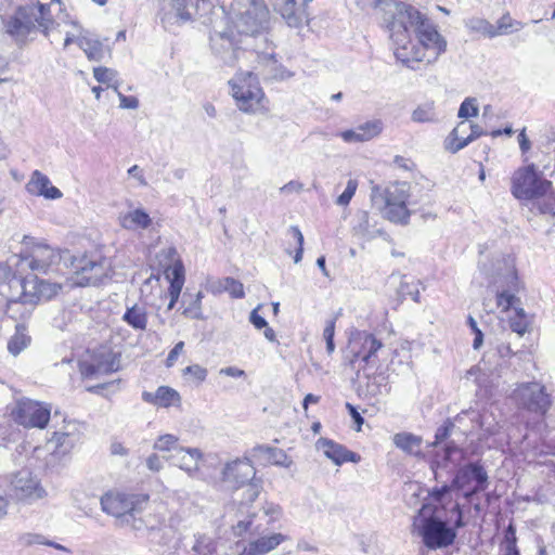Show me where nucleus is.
Here are the masks:
<instances>
[{
  "mask_svg": "<svg viewBox=\"0 0 555 555\" xmlns=\"http://www.w3.org/2000/svg\"><path fill=\"white\" fill-rule=\"evenodd\" d=\"M390 33V38L397 46L396 57L402 63L422 62L425 60L423 50L431 51L436 61L447 49L446 39L438 33L430 21L414 7L406 3H396L390 18L384 17Z\"/></svg>",
  "mask_w": 555,
  "mask_h": 555,
  "instance_id": "1",
  "label": "nucleus"
},
{
  "mask_svg": "<svg viewBox=\"0 0 555 555\" xmlns=\"http://www.w3.org/2000/svg\"><path fill=\"white\" fill-rule=\"evenodd\" d=\"M479 271L488 279L489 286L494 288L496 306L502 312L520 307V298L517 294L522 288V284L511 257L480 262Z\"/></svg>",
  "mask_w": 555,
  "mask_h": 555,
  "instance_id": "2",
  "label": "nucleus"
},
{
  "mask_svg": "<svg viewBox=\"0 0 555 555\" xmlns=\"http://www.w3.org/2000/svg\"><path fill=\"white\" fill-rule=\"evenodd\" d=\"M450 512L456 515V519L451 527L448 526V520H443L439 516L437 508L429 516L422 517L418 515L414 518L413 526L427 548L439 550L452 545L456 539L457 530L466 526L459 503H454Z\"/></svg>",
  "mask_w": 555,
  "mask_h": 555,
  "instance_id": "3",
  "label": "nucleus"
},
{
  "mask_svg": "<svg viewBox=\"0 0 555 555\" xmlns=\"http://www.w3.org/2000/svg\"><path fill=\"white\" fill-rule=\"evenodd\" d=\"M552 183L541 179L533 166L519 169L513 177L512 193L518 199H535L541 214L555 218V193Z\"/></svg>",
  "mask_w": 555,
  "mask_h": 555,
  "instance_id": "4",
  "label": "nucleus"
},
{
  "mask_svg": "<svg viewBox=\"0 0 555 555\" xmlns=\"http://www.w3.org/2000/svg\"><path fill=\"white\" fill-rule=\"evenodd\" d=\"M410 185L406 182H393L386 186L373 185L371 202L383 217L392 223L408 224L411 211L406 207Z\"/></svg>",
  "mask_w": 555,
  "mask_h": 555,
  "instance_id": "5",
  "label": "nucleus"
},
{
  "mask_svg": "<svg viewBox=\"0 0 555 555\" xmlns=\"http://www.w3.org/2000/svg\"><path fill=\"white\" fill-rule=\"evenodd\" d=\"M383 343L372 333L354 331L351 333L348 345V354L345 360L351 369H357V377L363 372L365 377L369 367H377V352L383 348Z\"/></svg>",
  "mask_w": 555,
  "mask_h": 555,
  "instance_id": "6",
  "label": "nucleus"
},
{
  "mask_svg": "<svg viewBox=\"0 0 555 555\" xmlns=\"http://www.w3.org/2000/svg\"><path fill=\"white\" fill-rule=\"evenodd\" d=\"M234 25L244 36H255L269 29L270 11L264 0H234Z\"/></svg>",
  "mask_w": 555,
  "mask_h": 555,
  "instance_id": "7",
  "label": "nucleus"
},
{
  "mask_svg": "<svg viewBox=\"0 0 555 555\" xmlns=\"http://www.w3.org/2000/svg\"><path fill=\"white\" fill-rule=\"evenodd\" d=\"M74 283L79 286L98 285L111 276V260L99 253L70 256Z\"/></svg>",
  "mask_w": 555,
  "mask_h": 555,
  "instance_id": "8",
  "label": "nucleus"
},
{
  "mask_svg": "<svg viewBox=\"0 0 555 555\" xmlns=\"http://www.w3.org/2000/svg\"><path fill=\"white\" fill-rule=\"evenodd\" d=\"M231 94L243 112H253L260 103L263 92L259 87L257 75L253 72H241L229 81Z\"/></svg>",
  "mask_w": 555,
  "mask_h": 555,
  "instance_id": "9",
  "label": "nucleus"
},
{
  "mask_svg": "<svg viewBox=\"0 0 555 555\" xmlns=\"http://www.w3.org/2000/svg\"><path fill=\"white\" fill-rule=\"evenodd\" d=\"M11 416L14 422L26 428L43 429L50 421L51 406L43 402L22 398L16 401Z\"/></svg>",
  "mask_w": 555,
  "mask_h": 555,
  "instance_id": "10",
  "label": "nucleus"
},
{
  "mask_svg": "<svg viewBox=\"0 0 555 555\" xmlns=\"http://www.w3.org/2000/svg\"><path fill=\"white\" fill-rule=\"evenodd\" d=\"M512 398L519 408L544 416L551 408L552 400L545 387L539 383H522L512 392Z\"/></svg>",
  "mask_w": 555,
  "mask_h": 555,
  "instance_id": "11",
  "label": "nucleus"
},
{
  "mask_svg": "<svg viewBox=\"0 0 555 555\" xmlns=\"http://www.w3.org/2000/svg\"><path fill=\"white\" fill-rule=\"evenodd\" d=\"M147 496L127 494L121 492H107L101 498V508L119 522L131 511L138 509V504L147 502Z\"/></svg>",
  "mask_w": 555,
  "mask_h": 555,
  "instance_id": "12",
  "label": "nucleus"
},
{
  "mask_svg": "<svg viewBox=\"0 0 555 555\" xmlns=\"http://www.w3.org/2000/svg\"><path fill=\"white\" fill-rule=\"evenodd\" d=\"M69 253L52 248L46 244H38L34 247L29 257L25 258L27 267L38 273L47 274L54 271L61 260H68Z\"/></svg>",
  "mask_w": 555,
  "mask_h": 555,
  "instance_id": "13",
  "label": "nucleus"
},
{
  "mask_svg": "<svg viewBox=\"0 0 555 555\" xmlns=\"http://www.w3.org/2000/svg\"><path fill=\"white\" fill-rule=\"evenodd\" d=\"M13 496L22 502L31 504L37 500L43 499L47 491L40 485V481L28 470H21L14 475L12 481Z\"/></svg>",
  "mask_w": 555,
  "mask_h": 555,
  "instance_id": "14",
  "label": "nucleus"
},
{
  "mask_svg": "<svg viewBox=\"0 0 555 555\" xmlns=\"http://www.w3.org/2000/svg\"><path fill=\"white\" fill-rule=\"evenodd\" d=\"M18 283L22 288L18 300L23 304H35L41 299H51L62 288L60 283H51L36 278L21 280Z\"/></svg>",
  "mask_w": 555,
  "mask_h": 555,
  "instance_id": "15",
  "label": "nucleus"
},
{
  "mask_svg": "<svg viewBox=\"0 0 555 555\" xmlns=\"http://www.w3.org/2000/svg\"><path fill=\"white\" fill-rule=\"evenodd\" d=\"M472 482H475V487L470 492L466 493L467 498L483 491L488 487V474L479 463H469L464 465L457 470L453 479V486L457 489H463Z\"/></svg>",
  "mask_w": 555,
  "mask_h": 555,
  "instance_id": "16",
  "label": "nucleus"
},
{
  "mask_svg": "<svg viewBox=\"0 0 555 555\" xmlns=\"http://www.w3.org/2000/svg\"><path fill=\"white\" fill-rule=\"evenodd\" d=\"M274 10L289 27L301 28L309 23V0H273Z\"/></svg>",
  "mask_w": 555,
  "mask_h": 555,
  "instance_id": "17",
  "label": "nucleus"
},
{
  "mask_svg": "<svg viewBox=\"0 0 555 555\" xmlns=\"http://www.w3.org/2000/svg\"><path fill=\"white\" fill-rule=\"evenodd\" d=\"M222 479L233 487L242 488L255 480L256 469L247 459H236L223 467Z\"/></svg>",
  "mask_w": 555,
  "mask_h": 555,
  "instance_id": "18",
  "label": "nucleus"
},
{
  "mask_svg": "<svg viewBox=\"0 0 555 555\" xmlns=\"http://www.w3.org/2000/svg\"><path fill=\"white\" fill-rule=\"evenodd\" d=\"M243 498L240 501V511L241 513H246L248 519L238 520L235 527L236 533L241 535L243 532L250 530L251 527V518L256 515L254 512L249 511V504L253 503L260 494L261 485L259 481L254 480L250 483H247L243 487Z\"/></svg>",
  "mask_w": 555,
  "mask_h": 555,
  "instance_id": "19",
  "label": "nucleus"
},
{
  "mask_svg": "<svg viewBox=\"0 0 555 555\" xmlns=\"http://www.w3.org/2000/svg\"><path fill=\"white\" fill-rule=\"evenodd\" d=\"M317 448L322 450L324 455L336 465H341L346 462L358 463L361 459L359 454L327 438H320L317 441Z\"/></svg>",
  "mask_w": 555,
  "mask_h": 555,
  "instance_id": "20",
  "label": "nucleus"
},
{
  "mask_svg": "<svg viewBox=\"0 0 555 555\" xmlns=\"http://www.w3.org/2000/svg\"><path fill=\"white\" fill-rule=\"evenodd\" d=\"M249 39H253V43L245 42L246 49L250 48L258 60L259 64L263 65H274L276 64L274 46L272 41L268 37V30L262 34H257L255 36H246Z\"/></svg>",
  "mask_w": 555,
  "mask_h": 555,
  "instance_id": "21",
  "label": "nucleus"
},
{
  "mask_svg": "<svg viewBox=\"0 0 555 555\" xmlns=\"http://www.w3.org/2000/svg\"><path fill=\"white\" fill-rule=\"evenodd\" d=\"M211 48L214 52L228 65H233L240 59L242 53L238 48L234 47V42L229 35L216 33L210 37Z\"/></svg>",
  "mask_w": 555,
  "mask_h": 555,
  "instance_id": "22",
  "label": "nucleus"
},
{
  "mask_svg": "<svg viewBox=\"0 0 555 555\" xmlns=\"http://www.w3.org/2000/svg\"><path fill=\"white\" fill-rule=\"evenodd\" d=\"M28 193L36 196H43L48 199H57L62 197V192L51 185V181L48 176L43 175L39 170H35L30 177V180L26 184Z\"/></svg>",
  "mask_w": 555,
  "mask_h": 555,
  "instance_id": "23",
  "label": "nucleus"
},
{
  "mask_svg": "<svg viewBox=\"0 0 555 555\" xmlns=\"http://www.w3.org/2000/svg\"><path fill=\"white\" fill-rule=\"evenodd\" d=\"M202 456L203 453L197 448H179L170 459L180 469L193 477L198 472V462Z\"/></svg>",
  "mask_w": 555,
  "mask_h": 555,
  "instance_id": "24",
  "label": "nucleus"
},
{
  "mask_svg": "<svg viewBox=\"0 0 555 555\" xmlns=\"http://www.w3.org/2000/svg\"><path fill=\"white\" fill-rule=\"evenodd\" d=\"M143 401L160 408H169L179 405L181 397L177 390L168 386H160L155 392L144 391L142 393Z\"/></svg>",
  "mask_w": 555,
  "mask_h": 555,
  "instance_id": "25",
  "label": "nucleus"
},
{
  "mask_svg": "<svg viewBox=\"0 0 555 555\" xmlns=\"http://www.w3.org/2000/svg\"><path fill=\"white\" fill-rule=\"evenodd\" d=\"M120 369V354L113 351H106L101 354L95 364L86 367L85 375L93 376L100 374H109Z\"/></svg>",
  "mask_w": 555,
  "mask_h": 555,
  "instance_id": "26",
  "label": "nucleus"
},
{
  "mask_svg": "<svg viewBox=\"0 0 555 555\" xmlns=\"http://www.w3.org/2000/svg\"><path fill=\"white\" fill-rule=\"evenodd\" d=\"M166 278L169 280L170 285L168 294L170 301L167 309L171 310L179 299L183 284H184V269L181 262L175 263L165 271Z\"/></svg>",
  "mask_w": 555,
  "mask_h": 555,
  "instance_id": "27",
  "label": "nucleus"
},
{
  "mask_svg": "<svg viewBox=\"0 0 555 555\" xmlns=\"http://www.w3.org/2000/svg\"><path fill=\"white\" fill-rule=\"evenodd\" d=\"M189 0H159L160 10L163 12L162 22H171V20H180L186 22L191 18V14L186 11Z\"/></svg>",
  "mask_w": 555,
  "mask_h": 555,
  "instance_id": "28",
  "label": "nucleus"
},
{
  "mask_svg": "<svg viewBox=\"0 0 555 555\" xmlns=\"http://www.w3.org/2000/svg\"><path fill=\"white\" fill-rule=\"evenodd\" d=\"M166 507L163 504L157 505L153 511L144 515V521L149 539L158 542L164 531Z\"/></svg>",
  "mask_w": 555,
  "mask_h": 555,
  "instance_id": "29",
  "label": "nucleus"
},
{
  "mask_svg": "<svg viewBox=\"0 0 555 555\" xmlns=\"http://www.w3.org/2000/svg\"><path fill=\"white\" fill-rule=\"evenodd\" d=\"M119 224L126 230H144L152 223V219L149 214L143 209H133L125 214L119 215Z\"/></svg>",
  "mask_w": 555,
  "mask_h": 555,
  "instance_id": "30",
  "label": "nucleus"
},
{
  "mask_svg": "<svg viewBox=\"0 0 555 555\" xmlns=\"http://www.w3.org/2000/svg\"><path fill=\"white\" fill-rule=\"evenodd\" d=\"M183 517L178 512H168L166 509L164 531L159 537L158 543L168 545L177 541V533L182 525Z\"/></svg>",
  "mask_w": 555,
  "mask_h": 555,
  "instance_id": "31",
  "label": "nucleus"
},
{
  "mask_svg": "<svg viewBox=\"0 0 555 555\" xmlns=\"http://www.w3.org/2000/svg\"><path fill=\"white\" fill-rule=\"evenodd\" d=\"M77 44L83 50L90 61L99 62L104 57L103 43L92 37L88 30L86 34H80L77 37Z\"/></svg>",
  "mask_w": 555,
  "mask_h": 555,
  "instance_id": "32",
  "label": "nucleus"
},
{
  "mask_svg": "<svg viewBox=\"0 0 555 555\" xmlns=\"http://www.w3.org/2000/svg\"><path fill=\"white\" fill-rule=\"evenodd\" d=\"M393 444L404 453L413 456H421L422 437L411 433H398L392 438Z\"/></svg>",
  "mask_w": 555,
  "mask_h": 555,
  "instance_id": "33",
  "label": "nucleus"
},
{
  "mask_svg": "<svg viewBox=\"0 0 555 555\" xmlns=\"http://www.w3.org/2000/svg\"><path fill=\"white\" fill-rule=\"evenodd\" d=\"M122 321L137 331H145L147 326V311L144 306L134 304L127 307Z\"/></svg>",
  "mask_w": 555,
  "mask_h": 555,
  "instance_id": "34",
  "label": "nucleus"
},
{
  "mask_svg": "<svg viewBox=\"0 0 555 555\" xmlns=\"http://www.w3.org/2000/svg\"><path fill=\"white\" fill-rule=\"evenodd\" d=\"M254 454H263L269 463L278 466L289 467L292 461L282 449L258 444L253 449Z\"/></svg>",
  "mask_w": 555,
  "mask_h": 555,
  "instance_id": "35",
  "label": "nucleus"
},
{
  "mask_svg": "<svg viewBox=\"0 0 555 555\" xmlns=\"http://www.w3.org/2000/svg\"><path fill=\"white\" fill-rule=\"evenodd\" d=\"M47 446L52 453L65 455L73 449L74 441L67 433H54Z\"/></svg>",
  "mask_w": 555,
  "mask_h": 555,
  "instance_id": "36",
  "label": "nucleus"
},
{
  "mask_svg": "<svg viewBox=\"0 0 555 555\" xmlns=\"http://www.w3.org/2000/svg\"><path fill=\"white\" fill-rule=\"evenodd\" d=\"M283 540L284 537L281 533H274L269 537H261L249 544L257 555H264L274 550Z\"/></svg>",
  "mask_w": 555,
  "mask_h": 555,
  "instance_id": "37",
  "label": "nucleus"
},
{
  "mask_svg": "<svg viewBox=\"0 0 555 555\" xmlns=\"http://www.w3.org/2000/svg\"><path fill=\"white\" fill-rule=\"evenodd\" d=\"M524 26V23L513 20L509 13H505L499 18L496 26H494L495 37L518 31L522 29Z\"/></svg>",
  "mask_w": 555,
  "mask_h": 555,
  "instance_id": "38",
  "label": "nucleus"
},
{
  "mask_svg": "<svg viewBox=\"0 0 555 555\" xmlns=\"http://www.w3.org/2000/svg\"><path fill=\"white\" fill-rule=\"evenodd\" d=\"M142 512V504H138L137 511H131L119 522L120 527H129L133 531L146 530L144 516H138Z\"/></svg>",
  "mask_w": 555,
  "mask_h": 555,
  "instance_id": "39",
  "label": "nucleus"
},
{
  "mask_svg": "<svg viewBox=\"0 0 555 555\" xmlns=\"http://www.w3.org/2000/svg\"><path fill=\"white\" fill-rule=\"evenodd\" d=\"M412 120L415 122H433L436 118L435 106L434 103H426L417 106L411 116Z\"/></svg>",
  "mask_w": 555,
  "mask_h": 555,
  "instance_id": "40",
  "label": "nucleus"
},
{
  "mask_svg": "<svg viewBox=\"0 0 555 555\" xmlns=\"http://www.w3.org/2000/svg\"><path fill=\"white\" fill-rule=\"evenodd\" d=\"M509 327L513 332L522 336L529 328L527 314L521 307H515V317L509 319Z\"/></svg>",
  "mask_w": 555,
  "mask_h": 555,
  "instance_id": "41",
  "label": "nucleus"
},
{
  "mask_svg": "<svg viewBox=\"0 0 555 555\" xmlns=\"http://www.w3.org/2000/svg\"><path fill=\"white\" fill-rule=\"evenodd\" d=\"M466 26L473 30L480 33L489 38H494V25L485 18L474 17L466 22Z\"/></svg>",
  "mask_w": 555,
  "mask_h": 555,
  "instance_id": "42",
  "label": "nucleus"
},
{
  "mask_svg": "<svg viewBox=\"0 0 555 555\" xmlns=\"http://www.w3.org/2000/svg\"><path fill=\"white\" fill-rule=\"evenodd\" d=\"M179 438L171 434H165L159 436L154 444L153 449L160 452H169V451H177L179 449L178 447Z\"/></svg>",
  "mask_w": 555,
  "mask_h": 555,
  "instance_id": "43",
  "label": "nucleus"
},
{
  "mask_svg": "<svg viewBox=\"0 0 555 555\" xmlns=\"http://www.w3.org/2000/svg\"><path fill=\"white\" fill-rule=\"evenodd\" d=\"M469 131V124L466 121H461L457 126L451 131L449 137L446 140V149L451 152L452 145H457L460 141L467 137V132Z\"/></svg>",
  "mask_w": 555,
  "mask_h": 555,
  "instance_id": "44",
  "label": "nucleus"
},
{
  "mask_svg": "<svg viewBox=\"0 0 555 555\" xmlns=\"http://www.w3.org/2000/svg\"><path fill=\"white\" fill-rule=\"evenodd\" d=\"M357 129L365 142L377 137L382 132L383 125L380 120H371L358 126Z\"/></svg>",
  "mask_w": 555,
  "mask_h": 555,
  "instance_id": "45",
  "label": "nucleus"
},
{
  "mask_svg": "<svg viewBox=\"0 0 555 555\" xmlns=\"http://www.w3.org/2000/svg\"><path fill=\"white\" fill-rule=\"evenodd\" d=\"M30 341L29 336L25 333L21 332L17 327V332L8 343V350L13 356H17L22 350H24Z\"/></svg>",
  "mask_w": 555,
  "mask_h": 555,
  "instance_id": "46",
  "label": "nucleus"
},
{
  "mask_svg": "<svg viewBox=\"0 0 555 555\" xmlns=\"http://www.w3.org/2000/svg\"><path fill=\"white\" fill-rule=\"evenodd\" d=\"M93 76L100 83H106L107 87L114 88L115 85H112L116 80L117 72L115 69L108 67H94Z\"/></svg>",
  "mask_w": 555,
  "mask_h": 555,
  "instance_id": "47",
  "label": "nucleus"
},
{
  "mask_svg": "<svg viewBox=\"0 0 555 555\" xmlns=\"http://www.w3.org/2000/svg\"><path fill=\"white\" fill-rule=\"evenodd\" d=\"M482 134H483V131H482L481 127H479L478 125L469 124V133L467 134V137L465 139L460 141L457 143V145H452L451 146V153L459 152L460 150L464 149L472 141H474L475 139L481 137Z\"/></svg>",
  "mask_w": 555,
  "mask_h": 555,
  "instance_id": "48",
  "label": "nucleus"
},
{
  "mask_svg": "<svg viewBox=\"0 0 555 555\" xmlns=\"http://www.w3.org/2000/svg\"><path fill=\"white\" fill-rule=\"evenodd\" d=\"M336 319L333 318L326 322L325 328L323 331V338L326 343V351L328 354H332L335 351V343H334V335H335V325H336Z\"/></svg>",
  "mask_w": 555,
  "mask_h": 555,
  "instance_id": "49",
  "label": "nucleus"
},
{
  "mask_svg": "<svg viewBox=\"0 0 555 555\" xmlns=\"http://www.w3.org/2000/svg\"><path fill=\"white\" fill-rule=\"evenodd\" d=\"M193 551L197 555H207L212 551L211 539L205 534L195 535V544Z\"/></svg>",
  "mask_w": 555,
  "mask_h": 555,
  "instance_id": "50",
  "label": "nucleus"
},
{
  "mask_svg": "<svg viewBox=\"0 0 555 555\" xmlns=\"http://www.w3.org/2000/svg\"><path fill=\"white\" fill-rule=\"evenodd\" d=\"M478 115V106L476 104V99L474 98H466L460 108L457 116L460 118H467L469 116H477Z\"/></svg>",
  "mask_w": 555,
  "mask_h": 555,
  "instance_id": "51",
  "label": "nucleus"
},
{
  "mask_svg": "<svg viewBox=\"0 0 555 555\" xmlns=\"http://www.w3.org/2000/svg\"><path fill=\"white\" fill-rule=\"evenodd\" d=\"M288 234H291L295 238V241L298 245L296 254L294 256V262L298 263L301 261L302 254H304V235H302L300 229L296 225H292L288 229Z\"/></svg>",
  "mask_w": 555,
  "mask_h": 555,
  "instance_id": "52",
  "label": "nucleus"
},
{
  "mask_svg": "<svg viewBox=\"0 0 555 555\" xmlns=\"http://www.w3.org/2000/svg\"><path fill=\"white\" fill-rule=\"evenodd\" d=\"M357 188H358L357 180L350 179L347 182L345 191L337 197L336 204L340 205V206L348 205L349 202L351 201V198L353 197V195L357 191Z\"/></svg>",
  "mask_w": 555,
  "mask_h": 555,
  "instance_id": "53",
  "label": "nucleus"
},
{
  "mask_svg": "<svg viewBox=\"0 0 555 555\" xmlns=\"http://www.w3.org/2000/svg\"><path fill=\"white\" fill-rule=\"evenodd\" d=\"M203 298L202 292H198L195 295V299L192 304H190L183 311V314L191 318V319H203L202 310H201V300Z\"/></svg>",
  "mask_w": 555,
  "mask_h": 555,
  "instance_id": "54",
  "label": "nucleus"
},
{
  "mask_svg": "<svg viewBox=\"0 0 555 555\" xmlns=\"http://www.w3.org/2000/svg\"><path fill=\"white\" fill-rule=\"evenodd\" d=\"M223 288L229 292L234 298L244 297L243 284L233 278H225L223 281Z\"/></svg>",
  "mask_w": 555,
  "mask_h": 555,
  "instance_id": "55",
  "label": "nucleus"
},
{
  "mask_svg": "<svg viewBox=\"0 0 555 555\" xmlns=\"http://www.w3.org/2000/svg\"><path fill=\"white\" fill-rule=\"evenodd\" d=\"M18 541L24 546H31L35 544L47 545L48 539L39 533H24L18 538Z\"/></svg>",
  "mask_w": 555,
  "mask_h": 555,
  "instance_id": "56",
  "label": "nucleus"
},
{
  "mask_svg": "<svg viewBox=\"0 0 555 555\" xmlns=\"http://www.w3.org/2000/svg\"><path fill=\"white\" fill-rule=\"evenodd\" d=\"M356 2H357V5L361 10L376 8L378 5H383V9L386 10L387 8L388 9H391V7L395 8V4L397 3L391 0H356Z\"/></svg>",
  "mask_w": 555,
  "mask_h": 555,
  "instance_id": "57",
  "label": "nucleus"
},
{
  "mask_svg": "<svg viewBox=\"0 0 555 555\" xmlns=\"http://www.w3.org/2000/svg\"><path fill=\"white\" fill-rule=\"evenodd\" d=\"M185 375H191L195 380L202 383L207 377V370L198 364L189 365L183 370Z\"/></svg>",
  "mask_w": 555,
  "mask_h": 555,
  "instance_id": "58",
  "label": "nucleus"
},
{
  "mask_svg": "<svg viewBox=\"0 0 555 555\" xmlns=\"http://www.w3.org/2000/svg\"><path fill=\"white\" fill-rule=\"evenodd\" d=\"M453 427H454V425L451 422H447L446 424L440 426L437 429V431H436L435 441L431 443V446L436 447L440 442H442L446 439H448L450 437V435H451V431H452Z\"/></svg>",
  "mask_w": 555,
  "mask_h": 555,
  "instance_id": "59",
  "label": "nucleus"
},
{
  "mask_svg": "<svg viewBox=\"0 0 555 555\" xmlns=\"http://www.w3.org/2000/svg\"><path fill=\"white\" fill-rule=\"evenodd\" d=\"M114 90L119 98L121 108L135 109L139 107V100L135 96H127L122 94L118 91V86H114Z\"/></svg>",
  "mask_w": 555,
  "mask_h": 555,
  "instance_id": "60",
  "label": "nucleus"
},
{
  "mask_svg": "<svg viewBox=\"0 0 555 555\" xmlns=\"http://www.w3.org/2000/svg\"><path fill=\"white\" fill-rule=\"evenodd\" d=\"M72 25L76 29V31H65V39H64V48H67L69 44L76 42L77 43V37L80 34H86L87 30L82 29L77 22L73 21Z\"/></svg>",
  "mask_w": 555,
  "mask_h": 555,
  "instance_id": "61",
  "label": "nucleus"
},
{
  "mask_svg": "<svg viewBox=\"0 0 555 555\" xmlns=\"http://www.w3.org/2000/svg\"><path fill=\"white\" fill-rule=\"evenodd\" d=\"M145 463L146 467L154 473H158L164 467L163 461L157 453L150 454Z\"/></svg>",
  "mask_w": 555,
  "mask_h": 555,
  "instance_id": "62",
  "label": "nucleus"
},
{
  "mask_svg": "<svg viewBox=\"0 0 555 555\" xmlns=\"http://www.w3.org/2000/svg\"><path fill=\"white\" fill-rule=\"evenodd\" d=\"M452 488H454L453 483L451 486L443 485L442 487H435L430 491V496L435 501L441 502L443 498L451 491Z\"/></svg>",
  "mask_w": 555,
  "mask_h": 555,
  "instance_id": "63",
  "label": "nucleus"
},
{
  "mask_svg": "<svg viewBox=\"0 0 555 555\" xmlns=\"http://www.w3.org/2000/svg\"><path fill=\"white\" fill-rule=\"evenodd\" d=\"M184 343L179 341L175 345V347L169 351L168 357L166 359L167 366H172L177 361L179 354L183 351Z\"/></svg>",
  "mask_w": 555,
  "mask_h": 555,
  "instance_id": "64",
  "label": "nucleus"
}]
</instances>
